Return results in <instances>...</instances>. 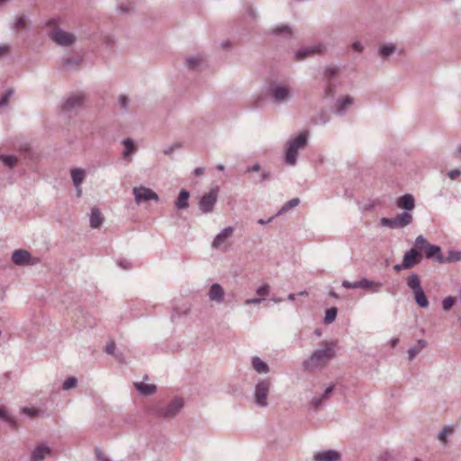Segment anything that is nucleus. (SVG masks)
<instances>
[{
  "label": "nucleus",
  "mask_w": 461,
  "mask_h": 461,
  "mask_svg": "<svg viewBox=\"0 0 461 461\" xmlns=\"http://www.w3.org/2000/svg\"><path fill=\"white\" fill-rule=\"evenodd\" d=\"M204 173V169L203 167H196L194 171V175L196 176H200Z\"/></svg>",
  "instance_id": "obj_63"
},
{
  "label": "nucleus",
  "mask_w": 461,
  "mask_h": 461,
  "mask_svg": "<svg viewBox=\"0 0 461 461\" xmlns=\"http://www.w3.org/2000/svg\"><path fill=\"white\" fill-rule=\"evenodd\" d=\"M413 294L416 303L420 308H427L429 306V301L422 288L413 292Z\"/></svg>",
  "instance_id": "obj_34"
},
{
  "label": "nucleus",
  "mask_w": 461,
  "mask_h": 461,
  "mask_svg": "<svg viewBox=\"0 0 461 461\" xmlns=\"http://www.w3.org/2000/svg\"><path fill=\"white\" fill-rule=\"evenodd\" d=\"M115 349H116V346L113 341H111L105 347V352L109 355H113L115 352Z\"/></svg>",
  "instance_id": "obj_51"
},
{
  "label": "nucleus",
  "mask_w": 461,
  "mask_h": 461,
  "mask_svg": "<svg viewBox=\"0 0 461 461\" xmlns=\"http://www.w3.org/2000/svg\"><path fill=\"white\" fill-rule=\"evenodd\" d=\"M336 89L335 85L331 82H329L325 86V95L327 96L333 97L335 95Z\"/></svg>",
  "instance_id": "obj_47"
},
{
  "label": "nucleus",
  "mask_w": 461,
  "mask_h": 461,
  "mask_svg": "<svg viewBox=\"0 0 461 461\" xmlns=\"http://www.w3.org/2000/svg\"><path fill=\"white\" fill-rule=\"evenodd\" d=\"M86 96L82 93H75L68 96L65 100L62 110L65 113H77L84 105Z\"/></svg>",
  "instance_id": "obj_10"
},
{
  "label": "nucleus",
  "mask_w": 461,
  "mask_h": 461,
  "mask_svg": "<svg viewBox=\"0 0 461 461\" xmlns=\"http://www.w3.org/2000/svg\"><path fill=\"white\" fill-rule=\"evenodd\" d=\"M22 412L30 417H34L38 413V411L33 408H23L22 410Z\"/></svg>",
  "instance_id": "obj_52"
},
{
  "label": "nucleus",
  "mask_w": 461,
  "mask_h": 461,
  "mask_svg": "<svg viewBox=\"0 0 461 461\" xmlns=\"http://www.w3.org/2000/svg\"><path fill=\"white\" fill-rule=\"evenodd\" d=\"M118 102L120 104V107L127 111L128 110V104H129V98L126 95H121L118 98Z\"/></svg>",
  "instance_id": "obj_48"
},
{
  "label": "nucleus",
  "mask_w": 461,
  "mask_h": 461,
  "mask_svg": "<svg viewBox=\"0 0 461 461\" xmlns=\"http://www.w3.org/2000/svg\"><path fill=\"white\" fill-rule=\"evenodd\" d=\"M224 289L217 283L212 284L208 292L209 299L217 303H221L224 301Z\"/></svg>",
  "instance_id": "obj_17"
},
{
  "label": "nucleus",
  "mask_w": 461,
  "mask_h": 461,
  "mask_svg": "<svg viewBox=\"0 0 461 461\" xmlns=\"http://www.w3.org/2000/svg\"><path fill=\"white\" fill-rule=\"evenodd\" d=\"M181 145L179 143H175L165 149L163 152L165 155H171L176 149H179Z\"/></svg>",
  "instance_id": "obj_50"
},
{
  "label": "nucleus",
  "mask_w": 461,
  "mask_h": 461,
  "mask_svg": "<svg viewBox=\"0 0 461 461\" xmlns=\"http://www.w3.org/2000/svg\"><path fill=\"white\" fill-rule=\"evenodd\" d=\"M271 178V173L270 171H267V170H264L262 173H261V176H260V182H265V181H267Z\"/></svg>",
  "instance_id": "obj_56"
},
{
  "label": "nucleus",
  "mask_w": 461,
  "mask_h": 461,
  "mask_svg": "<svg viewBox=\"0 0 461 461\" xmlns=\"http://www.w3.org/2000/svg\"><path fill=\"white\" fill-rule=\"evenodd\" d=\"M12 261L17 266L33 265L34 261L32 260V255L25 249H16L12 255Z\"/></svg>",
  "instance_id": "obj_13"
},
{
  "label": "nucleus",
  "mask_w": 461,
  "mask_h": 461,
  "mask_svg": "<svg viewBox=\"0 0 461 461\" xmlns=\"http://www.w3.org/2000/svg\"><path fill=\"white\" fill-rule=\"evenodd\" d=\"M251 364L253 369L258 374H267L269 372L268 365L258 357H253Z\"/></svg>",
  "instance_id": "obj_27"
},
{
  "label": "nucleus",
  "mask_w": 461,
  "mask_h": 461,
  "mask_svg": "<svg viewBox=\"0 0 461 461\" xmlns=\"http://www.w3.org/2000/svg\"><path fill=\"white\" fill-rule=\"evenodd\" d=\"M342 286L347 289H352V288L356 289V288H358V281L349 282V281L344 280V281H342Z\"/></svg>",
  "instance_id": "obj_49"
},
{
  "label": "nucleus",
  "mask_w": 461,
  "mask_h": 461,
  "mask_svg": "<svg viewBox=\"0 0 461 461\" xmlns=\"http://www.w3.org/2000/svg\"><path fill=\"white\" fill-rule=\"evenodd\" d=\"M420 261V254L417 249L412 248L409 249L403 256L401 264L393 266V269L397 272L404 269H411Z\"/></svg>",
  "instance_id": "obj_9"
},
{
  "label": "nucleus",
  "mask_w": 461,
  "mask_h": 461,
  "mask_svg": "<svg viewBox=\"0 0 461 461\" xmlns=\"http://www.w3.org/2000/svg\"><path fill=\"white\" fill-rule=\"evenodd\" d=\"M120 267H122L124 269H128L130 267V263L126 260H121L119 262Z\"/></svg>",
  "instance_id": "obj_64"
},
{
  "label": "nucleus",
  "mask_w": 461,
  "mask_h": 461,
  "mask_svg": "<svg viewBox=\"0 0 461 461\" xmlns=\"http://www.w3.org/2000/svg\"><path fill=\"white\" fill-rule=\"evenodd\" d=\"M428 244L429 242L421 235L418 236L415 240V246L418 247L420 250H423Z\"/></svg>",
  "instance_id": "obj_44"
},
{
  "label": "nucleus",
  "mask_w": 461,
  "mask_h": 461,
  "mask_svg": "<svg viewBox=\"0 0 461 461\" xmlns=\"http://www.w3.org/2000/svg\"><path fill=\"white\" fill-rule=\"evenodd\" d=\"M452 432L453 429L446 426L439 431L438 438L441 442L446 443L447 436L450 435Z\"/></svg>",
  "instance_id": "obj_42"
},
{
  "label": "nucleus",
  "mask_w": 461,
  "mask_h": 461,
  "mask_svg": "<svg viewBox=\"0 0 461 461\" xmlns=\"http://www.w3.org/2000/svg\"><path fill=\"white\" fill-rule=\"evenodd\" d=\"M184 401L180 397H174L167 402H161L153 407L152 412L158 418L171 420L183 409Z\"/></svg>",
  "instance_id": "obj_4"
},
{
  "label": "nucleus",
  "mask_w": 461,
  "mask_h": 461,
  "mask_svg": "<svg viewBox=\"0 0 461 461\" xmlns=\"http://www.w3.org/2000/svg\"><path fill=\"white\" fill-rule=\"evenodd\" d=\"M333 389H334L333 385H330L329 387H327L326 390L324 391V393L321 396H315L311 400L310 405L314 409L321 407L323 405L324 402L328 398H330L331 393L333 392Z\"/></svg>",
  "instance_id": "obj_22"
},
{
  "label": "nucleus",
  "mask_w": 461,
  "mask_h": 461,
  "mask_svg": "<svg viewBox=\"0 0 461 461\" xmlns=\"http://www.w3.org/2000/svg\"><path fill=\"white\" fill-rule=\"evenodd\" d=\"M407 286L412 291L415 292L419 289H421L420 280L419 276L416 273H411L406 279Z\"/></svg>",
  "instance_id": "obj_30"
},
{
  "label": "nucleus",
  "mask_w": 461,
  "mask_h": 461,
  "mask_svg": "<svg viewBox=\"0 0 461 461\" xmlns=\"http://www.w3.org/2000/svg\"><path fill=\"white\" fill-rule=\"evenodd\" d=\"M247 14L252 19H255L257 17V11L251 5H248V7H247Z\"/></svg>",
  "instance_id": "obj_57"
},
{
  "label": "nucleus",
  "mask_w": 461,
  "mask_h": 461,
  "mask_svg": "<svg viewBox=\"0 0 461 461\" xmlns=\"http://www.w3.org/2000/svg\"><path fill=\"white\" fill-rule=\"evenodd\" d=\"M77 384V379L75 377V376H69L68 378H67L63 384H62V389L64 391H68V390H70L74 387H76Z\"/></svg>",
  "instance_id": "obj_40"
},
{
  "label": "nucleus",
  "mask_w": 461,
  "mask_h": 461,
  "mask_svg": "<svg viewBox=\"0 0 461 461\" xmlns=\"http://www.w3.org/2000/svg\"><path fill=\"white\" fill-rule=\"evenodd\" d=\"M272 384L269 378L261 379L255 385L254 402L257 406L266 408L268 406L267 396Z\"/></svg>",
  "instance_id": "obj_6"
},
{
  "label": "nucleus",
  "mask_w": 461,
  "mask_h": 461,
  "mask_svg": "<svg viewBox=\"0 0 461 461\" xmlns=\"http://www.w3.org/2000/svg\"><path fill=\"white\" fill-rule=\"evenodd\" d=\"M76 65H77V61L71 59H68L63 62V67L67 68H73Z\"/></svg>",
  "instance_id": "obj_54"
},
{
  "label": "nucleus",
  "mask_w": 461,
  "mask_h": 461,
  "mask_svg": "<svg viewBox=\"0 0 461 461\" xmlns=\"http://www.w3.org/2000/svg\"><path fill=\"white\" fill-rule=\"evenodd\" d=\"M219 187L212 188L208 193L201 196L198 202V208L203 214L210 213L213 211L218 201Z\"/></svg>",
  "instance_id": "obj_8"
},
{
  "label": "nucleus",
  "mask_w": 461,
  "mask_h": 461,
  "mask_svg": "<svg viewBox=\"0 0 461 461\" xmlns=\"http://www.w3.org/2000/svg\"><path fill=\"white\" fill-rule=\"evenodd\" d=\"M122 145L124 148L123 151H122V156H123V158H125V159L129 158L131 154H133L137 151V147L134 144V141L130 138L124 139L122 140Z\"/></svg>",
  "instance_id": "obj_28"
},
{
  "label": "nucleus",
  "mask_w": 461,
  "mask_h": 461,
  "mask_svg": "<svg viewBox=\"0 0 461 461\" xmlns=\"http://www.w3.org/2000/svg\"><path fill=\"white\" fill-rule=\"evenodd\" d=\"M396 50V46L393 42L381 44L378 47V55L381 59H385L392 56Z\"/></svg>",
  "instance_id": "obj_25"
},
{
  "label": "nucleus",
  "mask_w": 461,
  "mask_h": 461,
  "mask_svg": "<svg viewBox=\"0 0 461 461\" xmlns=\"http://www.w3.org/2000/svg\"><path fill=\"white\" fill-rule=\"evenodd\" d=\"M294 30L292 26L288 24H280L269 31V33L275 37L282 39H290L293 36Z\"/></svg>",
  "instance_id": "obj_16"
},
{
  "label": "nucleus",
  "mask_w": 461,
  "mask_h": 461,
  "mask_svg": "<svg viewBox=\"0 0 461 461\" xmlns=\"http://www.w3.org/2000/svg\"><path fill=\"white\" fill-rule=\"evenodd\" d=\"M96 456L99 461H110L101 451H96Z\"/></svg>",
  "instance_id": "obj_61"
},
{
  "label": "nucleus",
  "mask_w": 461,
  "mask_h": 461,
  "mask_svg": "<svg viewBox=\"0 0 461 461\" xmlns=\"http://www.w3.org/2000/svg\"><path fill=\"white\" fill-rule=\"evenodd\" d=\"M10 51V47L8 45L3 44L0 45V58L8 54Z\"/></svg>",
  "instance_id": "obj_59"
},
{
  "label": "nucleus",
  "mask_w": 461,
  "mask_h": 461,
  "mask_svg": "<svg viewBox=\"0 0 461 461\" xmlns=\"http://www.w3.org/2000/svg\"><path fill=\"white\" fill-rule=\"evenodd\" d=\"M353 104V99L347 95L342 98H339L336 102V113L339 115L345 114L346 111Z\"/></svg>",
  "instance_id": "obj_24"
},
{
  "label": "nucleus",
  "mask_w": 461,
  "mask_h": 461,
  "mask_svg": "<svg viewBox=\"0 0 461 461\" xmlns=\"http://www.w3.org/2000/svg\"><path fill=\"white\" fill-rule=\"evenodd\" d=\"M267 95L273 104L283 105L293 100L294 89L285 80H273L267 86Z\"/></svg>",
  "instance_id": "obj_1"
},
{
  "label": "nucleus",
  "mask_w": 461,
  "mask_h": 461,
  "mask_svg": "<svg viewBox=\"0 0 461 461\" xmlns=\"http://www.w3.org/2000/svg\"><path fill=\"white\" fill-rule=\"evenodd\" d=\"M461 175V171L459 169H452L447 173V176L450 179L455 180Z\"/></svg>",
  "instance_id": "obj_53"
},
{
  "label": "nucleus",
  "mask_w": 461,
  "mask_h": 461,
  "mask_svg": "<svg viewBox=\"0 0 461 461\" xmlns=\"http://www.w3.org/2000/svg\"><path fill=\"white\" fill-rule=\"evenodd\" d=\"M427 258H435L438 262H444V258L441 255V249L438 246L429 243L423 249Z\"/></svg>",
  "instance_id": "obj_21"
},
{
  "label": "nucleus",
  "mask_w": 461,
  "mask_h": 461,
  "mask_svg": "<svg viewBox=\"0 0 461 461\" xmlns=\"http://www.w3.org/2000/svg\"><path fill=\"white\" fill-rule=\"evenodd\" d=\"M47 26L50 28L49 30V37L58 45L59 46H71L76 42V36L68 32H66L59 27H58V20L50 19L47 22Z\"/></svg>",
  "instance_id": "obj_5"
},
{
  "label": "nucleus",
  "mask_w": 461,
  "mask_h": 461,
  "mask_svg": "<svg viewBox=\"0 0 461 461\" xmlns=\"http://www.w3.org/2000/svg\"><path fill=\"white\" fill-rule=\"evenodd\" d=\"M335 356V346L332 342H325L323 348L316 349L311 357L303 362V369L305 371L312 370L318 366L325 365Z\"/></svg>",
  "instance_id": "obj_2"
},
{
  "label": "nucleus",
  "mask_w": 461,
  "mask_h": 461,
  "mask_svg": "<svg viewBox=\"0 0 461 461\" xmlns=\"http://www.w3.org/2000/svg\"><path fill=\"white\" fill-rule=\"evenodd\" d=\"M0 420L5 421L12 428H14L16 426L15 418L9 415L6 408L3 405H0Z\"/></svg>",
  "instance_id": "obj_35"
},
{
  "label": "nucleus",
  "mask_w": 461,
  "mask_h": 461,
  "mask_svg": "<svg viewBox=\"0 0 461 461\" xmlns=\"http://www.w3.org/2000/svg\"><path fill=\"white\" fill-rule=\"evenodd\" d=\"M269 292L270 286L267 284L260 285L256 291L257 294L259 296H267L269 294Z\"/></svg>",
  "instance_id": "obj_45"
},
{
  "label": "nucleus",
  "mask_w": 461,
  "mask_h": 461,
  "mask_svg": "<svg viewBox=\"0 0 461 461\" xmlns=\"http://www.w3.org/2000/svg\"><path fill=\"white\" fill-rule=\"evenodd\" d=\"M233 231H234V228L231 226L224 228L213 239L212 243V248H214V249L221 248L225 243L227 239L233 234Z\"/></svg>",
  "instance_id": "obj_19"
},
{
  "label": "nucleus",
  "mask_w": 461,
  "mask_h": 461,
  "mask_svg": "<svg viewBox=\"0 0 461 461\" xmlns=\"http://www.w3.org/2000/svg\"><path fill=\"white\" fill-rule=\"evenodd\" d=\"M329 120H330L329 116L325 113H321V117H320V122L321 123H326L329 122Z\"/></svg>",
  "instance_id": "obj_62"
},
{
  "label": "nucleus",
  "mask_w": 461,
  "mask_h": 461,
  "mask_svg": "<svg viewBox=\"0 0 461 461\" xmlns=\"http://www.w3.org/2000/svg\"><path fill=\"white\" fill-rule=\"evenodd\" d=\"M203 63V58L199 55L192 56L185 59V66L189 69H196Z\"/></svg>",
  "instance_id": "obj_36"
},
{
  "label": "nucleus",
  "mask_w": 461,
  "mask_h": 461,
  "mask_svg": "<svg viewBox=\"0 0 461 461\" xmlns=\"http://www.w3.org/2000/svg\"><path fill=\"white\" fill-rule=\"evenodd\" d=\"M262 301H263V298H252V299H247V300L245 301V304H246V305H250V304H258V303H260Z\"/></svg>",
  "instance_id": "obj_58"
},
{
  "label": "nucleus",
  "mask_w": 461,
  "mask_h": 461,
  "mask_svg": "<svg viewBox=\"0 0 461 461\" xmlns=\"http://www.w3.org/2000/svg\"><path fill=\"white\" fill-rule=\"evenodd\" d=\"M28 17L26 15H17L14 17L13 29L16 32L25 31L27 29Z\"/></svg>",
  "instance_id": "obj_31"
},
{
  "label": "nucleus",
  "mask_w": 461,
  "mask_h": 461,
  "mask_svg": "<svg viewBox=\"0 0 461 461\" xmlns=\"http://www.w3.org/2000/svg\"><path fill=\"white\" fill-rule=\"evenodd\" d=\"M190 197V193L185 190L182 189L179 192L178 197L175 201V206L177 210H185L189 207V202L188 199Z\"/></svg>",
  "instance_id": "obj_23"
},
{
  "label": "nucleus",
  "mask_w": 461,
  "mask_h": 461,
  "mask_svg": "<svg viewBox=\"0 0 461 461\" xmlns=\"http://www.w3.org/2000/svg\"><path fill=\"white\" fill-rule=\"evenodd\" d=\"M0 160L4 163L5 166L9 168H13L18 162L17 157L14 155H4L0 154Z\"/></svg>",
  "instance_id": "obj_38"
},
{
  "label": "nucleus",
  "mask_w": 461,
  "mask_h": 461,
  "mask_svg": "<svg viewBox=\"0 0 461 461\" xmlns=\"http://www.w3.org/2000/svg\"><path fill=\"white\" fill-rule=\"evenodd\" d=\"M398 208L404 210V212L412 211L415 208V200L412 194H405L399 197L396 201Z\"/></svg>",
  "instance_id": "obj_15"
},
{
  "label": "nucleus",
  "mask_w": 461,
  "mask_h": 461,
  "mask_svg": "<svg viewBox=\"0 0 461 461\" xmlns=\"http://www.w3.org/2000/svg\"><path fill=\"white\" fill-rule=\"evenodd\" d=\"M135 387L143 395H151L156 392L155 384H148L143 382L135 384Z\"/></svg>",
  "instance_id": "obj_33"
},
{
  "label": "nucleus",
  "mask_w": 461,
  "mask_h": 461,
  "mask_svg": "<svg viewBox=\"0 0 461 461\" xmlns=\"http://www.w3.org/2000/svg\"><path fill=\"white\" fill-rule=\"evenodd\" d=\"M338 71H339V69L336 67H332V66L328 67V68H326V69L324 71V77L326 78H332V77H336V75L338 74Z\"/></svg>",
  "instance_id": "obj_43"
},
{
  "label": "nucleus",
  "mask_w": 461,
  "mask_h": 461,
  "mask_svg": "<svg viewBox=\"0 0 461 461\" xmlns=\"http://www.w3.org/2000/svg\"><path fill=\"white\" fill-rule=\"evenodd\" d=\"M14 90L8 89L5 93L0 97V108L6 107L9 103V99L13 96Z\"/></svg>",
  "instance_id": "obj_41"
},
{
  "label": "nucleus",
  "mask_w": 461,
  "mask_h": 461,
  "mask_svg": "<svg viewBox=\"0 0 461 461\" xmlns=\"http://www.w3.org/2000/svg\"><path fill=\"white\" fill-rule=\"evenodd\" d=\"M413 221V216L411 212H402L398 213L393 218L383 217L380 220L382 226L388 227L390 229H403L406 226L411 224Z\"/></svg>",
  "instance_id": "obj_7"
},
{
  "label": "nucleus",
  "mask_w": 461,
  "mask_h": 461,
  "mask_svg": "<svg viewBox=\"0 0 461 461\" xmlns=\"http://www.w3.org/2000/svg\"><path fill=\"white\" fill-rule=\"evenodd\" d=\"M341 458L340 453L336 450H326L317 452L313 456L314 461H339Z\"/></svg>",
  "instance_id": "obj_18"
},
{
  "label": "nucleus",
  "mask_w": 461,
  "mask_h": 461,
  "mask_svg": "<svg viewBox=\"0 0 461 461\" xmlns=\"http://www.w3.org/2000/svg\"><path fill=\"white\" fill-rule=\"evenodd\" d=\"M104 222V217L98 208H92L90 214V227L93 229H98Z\"/></svg>",
  "instance_id": "obj_26"
},
{
  "label": "nucleus",
  "mask_w": 461,
  "mask_h": 461,
  "mask_svg": "<svg viewBox=\"0 0 461 461\" xmlns=\"http://www.w3.org/2000/svg\"><path fill=\"white\" fill-rule=\"evenodd\" d=\"M427 346V341L424 339H419L417 345L408 349V359L412 361L415 357Z\"/></svg>",
  "instance_id": "obj_29"
},
{
  "label": "nucleus",
  "mask_w": 461,
  "mask_h": 461,
  "mask_svg": "<svg viewBox=\"0 0 461 461\" xmlns=\"http://www.w3.org/2000/svg\"><path fill=\"white\" fill-rule=\"evenodd\" d=\"M326 46L324 44H317L307 48H303L295 51L294 57L296 60H303L308 57H312L315 54L321 53L325 50Z\"/></svg>",
  "instance_id": "obj_12"
},
{
  "label": "nucleus",
  "mask_w": 461,
  "mask_h": 461,
  "mask_svg": "<svg viewBox=\"0 0 461 461\" xmlns=\"http://www.w3.org/2000/svg\"><path fill=\"white\" fill-rule=\"evenodd\" d=\"M260 168H261L260 165L258 163H256L252 167H247L246 172L247 173L258 172L260 170Z\"/></svg>",
  "instance_id": "obj_60"
},
{
  "label": "nucleus",
  "mask_w": 461,
  "mask_h": 461,
  "mask_svg": "<svg viewBox=\"0 0 461 461\" xmlns=\"http://www.w3.org/2000/svg\"><path fill=\"white\" fill-rule=\"evenodd\" d=\"M50 447L45 443H41L32 450L31 454V461H42L47 456H50Z\"/></svg>",
  "instance_id": "obj_14"
},
{
  "label": "nucleus",
  "mask_w": 461,
  "mask_h": 461,
  "mask_svg": "<svg viewBox=\"0 0 461 461\" xmlns=\"http://www.w3.org/2000/svg\"><path fill=\"white\" fill-rule=\"evenodd\" d=\"M383 283L366 278L358 280V288L371 293H379L382 290Z\"/></svg>",
  "instance_id": "obj_20"
},
{
  "label": "nucleus",
  "mask_w": 461,
  "mask_h": 461,
  "mask_svg": "<svg viewBox=\"0 0 461 461\" xmlns=\"http://www.w3.org/2000/svg\"><path fill=\"white\" fill-rule=\"evenodd\" d=\"M86 176V172L82 168H74L71 170V178L75 186L81 185Z\"/></svg>",
  "instance_id": "obj_32"
},
{
  "label": "nucleus",
  "mask_w": 461,
  "mask_h": 461,
  "mask_svg": "<svg viewBox=\"0 0 461 461\" xmlns=\"http://www.w3.org/2000/svg\"><path fill=\"white\" fill-rule=\"evenodd\" d=\"M352 48L355 51L358 52V53H361L363 50H364V47L363 45L361 44L360 41H354L352 43Z\"/></svg>",
  "instance_id": "obj_55"
},
{
  "label": "nucleus",
  "mask_w": 461,
  "mask_h": 461,
  "mask_svg": "<svg viewBox=\"0 0 461 461\" xmlns=\"http://www.w3.org/2000/svg\"><path fill=\"white\" fill-rule=\"evenodd\" d=\"M454 304V298L451 296L446 297L442 301V308L444 311H448L453 307Z\"/></svg>",
  "instance_id": "obj_46"
},
{
  "label": "nucleus",
  "mask_w": 461,
  "mask_h": 461,
  "mask_svg": "<svg viewBox=\"0 0 461 461\" xmlns=\"http://www.w3.org/2000/svg\"><path fill=\"white\" fill-rule=\"evenodd\" d=\"M308 132L303 131L296 137L288 140L285 152V163L286 165H296L299 151L304 149L308 144Z\"/></svg>",
  "instance_id": "obj_3"
},
{
  "label": "nucleus",
  "mask_w": 461,
  "mask_h": 461,
  "mask_svg": "<svg viewBox=\"0 0 461 461\" xmlns=\"http://www.w3.org/2000/svg\"><path fill=\"white\" fill-rule=\"evenodd\" d=\"M338 310L336 307H331L326 310L325 317H324V323L325 324H330L332 323L337 316Z\"/></svg>",
  "instance_id": "obj_39"
},
{
  "label": "nucleus",
  "mask_w": 461,
  "mask_h": 461,
  "mask_svg": "<svg viewBox=\"0 0 461 461\" xmlns=\"http://www.w3.org/2000/svg\"><path fill=\"white\" fill-rule=\"evenodd\" d=\"M300 203L299 198H293L287 203H285L277 212L276 216L281 215L291 210L292 208L296 207Z\"/></svg>",
  "instance_id": "obj_37"
},
{
  "label": "nucleus",
  "mask_w": 461,
  "mask_h": 461,
  "mask_svg": "<svg viewBox=\"0 0 461 461\" xmlns=\"http://www.w3.org/2000/svg\"><path fill=\"white\" fill-rule=\"evenodd\" d=\"M132 194L134 195V200L137 204H140L143 202H149L150 200H154L156 202L158 201V195L152 189L146 187L144 185L136 186L132 189Z\"/></svg>",
  "instance_id": "obj_11"
}]
</instances>
